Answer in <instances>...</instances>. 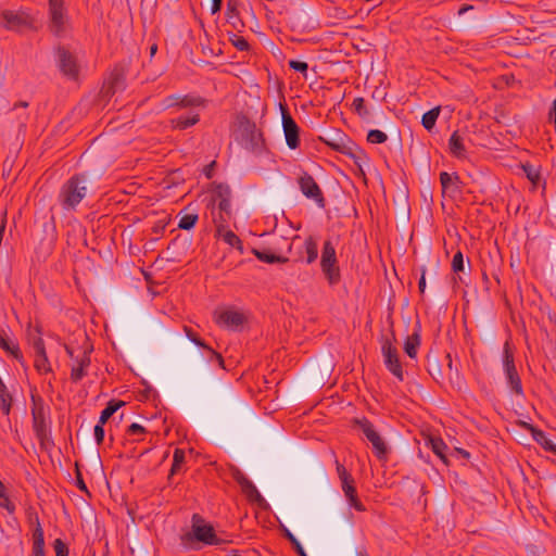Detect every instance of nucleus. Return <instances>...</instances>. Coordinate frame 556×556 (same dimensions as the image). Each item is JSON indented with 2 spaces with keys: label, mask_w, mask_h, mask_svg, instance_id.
Instances as JSON below:
<instances>
[{
  "label": "nucleus",
  "mask_w": 556,
  "mask_h": 556,
  "mask_svg": "<svg viewBox=\"0 0 556 556\" xmlns=\"http://www.w3.org/2000/svg\"><path fill=\"white\" fill-rule=\"evenodd\" d=\"M144 433L146 429L137 422L131 424L126 430V434L128 437H141Z\"/></svg>",
  "instance_id": "nucleus-48"
},
{
  "label": "nucleus",
  "mask_w": 556,
  "mask_h": 556,
  "mask_svg": "<svg viewBox=\"0 0 556 556\" xmlns=\"http://www.w3.org/2000/svg\"><path fill=\"white\" fill-rule=\"evenodd\" d=\"M31 344H33L34 356H35V361H34L35 368L40 374L50 372L52 369H51V365H50V362H49L47 353H46L45 342H43L42 338L40 336L33 338Z\"/></svg>",
  "instance_id": "nucleus-18"
},
{
  "label": "nucleus",
  "mask_w": 556,
  "mask_h": 556,
  "mask_svg": "<svg viewBox=\"0 0 556 556\" xmlns=\"http://www.w3.org/2000/svg\"><path fill=\"white\" fill-rule=\"evenodd\" d=\"M103 426L104 425H101L99 422L94 426L93 433H94V440H96L98 445H101L103 443V440H104V429H103Z\"/></svg>",
  "instance_id": "nucleus-51"
},
{
  "label": "nucleus",
  "mask_w": 556,
  "mask_h": 556,
  "mask_svg": "<svg viewBox=\"0 0 556 556\" xmlns=\"http://www.w3.org/2000/svg\"><path fill=\"white\" fill-rule=\"evenodd\" d=\"M76 485H77V488H78L80 491H84V492L88 493L87 485H86V483L84 482L83 477H81V473H80V471H79V470H77V472H76Z\"/></svg>",
  "instance_id": "nucleus-53"
},
{
  "label": "nucleus",
  "mask_w": 556,
  "mask_h": 556,
  "mask_svg": "<svg viewBox=\"0 0 556 556\" xmlns=\"http://www.w3.org/2000/svg\"><path fill=\"white\" fill-rule=\"evenodd\" d=\"M419 345H420L419 330H415L410 336L407 337V339L404 343V351L410 358H415L417 355Z\"/></svg>",
  "instance_id": "nucleus-30"
},
{
  "label": "nucleus",
  "mask_w": 556,
  "mask_h": 556,
  "mask_svg": "<svg viewBox=\"0 0 556 556\" xmlns=\"http://www.w3.org/2000/svg\"><path fill=\"white\" fill-rule=\"evenodd\" d=\"M320 268L330 286L337 285L341 279L336 248L331 240H326L321 250Z\"/></svg>",
  "instance_id": "nucleus-6"
},
{
  "label": "nucleus",
  "mask_w": 556,
  "mask_h": 556,
  "mask_svg": "<svg viewBox=\"0 0 556 556\" xmlns=\"http://www.w3.org/2000/svg\"><path fill=\"white\" fill-rule=\"evenodd\" d=\"M238 8V0H227L226 18L233 29L241 31V28L244 27V24L239 16Z\"/></svg>",
  "instance_id": "nucleus-25"
},
{
  "label": "nucleus",
  "mask_w": 556,
  "mask_h": 556,
  "mask_svg": "<svg viewBox=\"0 0 556 556\" xmlns=\"http://www.w3.org/2000/svg\"><path fill=\"white\" fill-rule=\"evenodd\" d=\"M472 9H473V7H472V5H470V4H465V5H463V7L458 10V15H463V14H465L466 12H468V11H470V10H472Z\"/></svg>",
  "instance_id": "nucleus-57"
},
{
  "label": "nucleus",
  "mask_w": 556,
  "mask_h": 556,
  "mask_svg": "<svg viewBox=\"0 0 556 556\" xmlns=\"http://www.w3.org/2000/svg\"><path fill=\"white\" fill-rule=\"evenodd\" d=\"M464 256H463V253L460 251H457L454 256H453V260H452V270L454 273H460V271H464Z\"/></svg>",
  "instance_id": "nucleus-45"
},
{
  "label": "nucleus",
  "mask_w": 556,
  "mask_h": 556,
  "mask_svg": "<svg viewBox=\"0 0 556 556\" xmlns=\"http://www.w3.org/2000/svg\"><path fill=\"white\" fill-rule=\"evenodd\" d=\"M156 50H157L156 45L151 46V48H150L151 55H153L156 52Z\"/></svg>",
  "instance_id": "nucleus-60"
},
{
  "label": "nucleus",
  "mask_w": 556,
  "mask_h": 556,
  "mask_svg": "<svg viewBox=\"0 0 556 556\" xmlns=\"http://www.w3.org/2000/svg\"><path fill=\"white\" fill-rule=\"evenodd\" d=\"M521 168L527 176V178L533 184L536 185L541 179V173L538 166L526 163L521 165Z\"/></svg>",
  "instance_id": "nucleus-39"
},
{
  "label": "nucleus",
  "mask_w": 556,
  "mask_h": 556,
  "mask_svg": "<svg viewBox=\"0 0 556 556\" xmlns=\"http://www.w3.org/2000/svg\"><path fill=\"white\" fill-rule=\"evenodd\" d=\"M320 140L332 150L351 157L358 167L368 161L365 151L343 134L337 132L331 138L320 137Z\"/></svg>",
  "instance_id": "nucleus-2"
},
{
  "label": "nucleus",
  "mask_w": 556,
  "mask_h": 556,
  "mask_svg": "<svg viewBox=\"0 0 556 556\" xmlns=\"http://www.w3.org/2000/svg\"><path fill=\"white\" fill-rule=\"evenodd\" d=\"M236 481L240 484L243 493L250 498V500H261L263 501L262 495L260 494L258 490L254 485V483L242 472L237 470L235 473Z\"/></svg>",
  "instance_id": "nucleus-23"
},
{
  "label": "nucleus",
  "mask_w": 556,
  "mask_h": 556,
  "mask_svg": "<svg viewBox=\"0 0 556 556\" xmlns=\"http://www.w3.org/2000/svg\"><path fill=\"white\" fill-rule=\"evenodd\" d=\"M65 351L73 361L71 366V380L74 383H77L88 374V368L91 364L90 353L92 352V346L83 348L76 351L72 346L65 345Z\"/></svg>",
  "instance_id": "nucleus-4"
},
{
  "label": "nucleus",
  "mask_w": 556,
  "mask_h": 556,
  "mask_svg": "<svg viewBox=\"0 0 556 556\" xmlns=\"http://www.w3.org/2000/svg\"><path fill=\"white\" fill-rule=\"evenodd\" d=\"M37 526L33 533V546L30 556H45V536L43 530L39 522L38 517H36Z\"/></svg>",
  "instance_id": "nucleus-26"
},
{
  "label": "nucleus",
  "mask_w": 556,
  "mask_h": 556,
  "mask_svg": "<svg viewBox=\"0 0 556 556\" xmlns=\"http://www.w3.org/2000/svg\"><path fill=\"white\" fill-rule=\"evenodd\" d=\"M184 330L186 332L187 338L191 342H193L195 345L201 346L203 349L207 348V345L204 343V341L190 327L185 326Z\"/></svg>",
  "instance_id": "nucleus-44"
},
{
  "label": "nucleus",
  "mask_w": 556,
  "mask_h": 556,
  "mask_svg": "<svg viewBox=\"0 0 556 556\" xmlns=\"http://www.w3.org/2000/svg\"><path fill=\"white\" fill-rule=\"evenodd\" d=\"M228 223H216V233L219 238H222L227 244L232 248H237L242 251V241L240 238L231 230L227 228Z\"/></svg>",
  "instance_id": "nucleus-22"
},
{
  "label": "nucleus",
  "mask_w": 556,
  "mask_h": 556,
  "mask_svg": "<svg viewBox=\"0 0 556 556\" xmlns=\"http://www.w3.org/2000/svg\"><path fill=\"white\" fill-rule=\"evenodd\" d=\"M395 340L394 332L391 331V338L382 339L381 352L384 358L386 367L400 380L403 381V368L399 358V352L393 341Z\"/></svg>",
  "instance_id": "nucleus-9"
},
{
  "label": "nucleus",
  "mask_w": 556,
  "mask_h": 556,
  "mask_svg": "<svg viewBox=\"0 0 556 556\" xmlns=\"http://www.w3.org/2000/svg\"><path fill=\"white\" fill-rule=\"evenodd\" d=\"M240 132V144L244 150L255 155H261L265 151L263 134L256 128L255 124L248 123L241 128Z\"/></svg>",
  "instance_id": "nucleus-7"
},
{
  "label": "nucleus",
  "mask_w": 556,
  "mask_h": 556,
  "mask_svg": "<svg viewBox=\"0 0 556 556\" xmlns=\"http://www.w3.org/2000/svg\"><path fill=\"white\" fill-rule=\"evenodd\" d=\"M503 366L504 371L506 376L507 384L509 386L510 390L517 395V396H525L523 388L521 383V379L519 374L517 372L515 362H514V355L509 350V343L506 342L504 345V356H503Z\"/></svg>",
  "instance_id": "nucleus-11"
},
{
  "label": "nucleus",
  "mask_w": 556,
  "mask_h": 556,
  "mask_svg": "<svg viewBox=\"0 0 556 556\" xmlns=\"http://www.w3.org/2000/svg\"><path fill=\"white\" fill-rule=\"evenodd\" d=\"M336 466H337V472H338V476H339V479L341 482L353 478L348 472L346 468L339 463L338 459H336Z\"/></svg>",
  "instance_id": "nucleus-50"
},
{
  "label": "nucleus",
  "mask_w": 556,
  "mask_h": 556,
  "mask_svg": "<svg viewBox=\"0 0 556 556\" xmlns=\"http://www.w3.org/2000/svg\"><path fill=\"white\" fill-rule=\"evenodd\" d=\"M288 64H289L290 68L303 74V76L306 77L307 70H308V64L306 62L298 61V60H290Z\"/></svg>",
  "instance_id": "nucleus-47"
},
{
  "label": "nucleus",
  "mask_w": 556,
  "mask_h": 556,
  "mask_svg": "<svg viewBox=\"0 0 556 556\" xmlns=\"http://www.w3.org/2000/svg\"><path fill=\"white\" fill-rule=\"evenodd\" d=\"M205 350H207L211 353V355H212L211 359H215L217 362L218 366L224 368V358H223V356L219 353L215 352L210 346H207Z\"/></svg>",
  "instance_id": "nucleus-52"
},
{
  "label": "nucleus",
  "mask_w": 556,
  "mask_h": 556,
  "mask_svg": "<svg viewBox=\"0 0 556 556\" xmlns=\"http://www.w3.org/2000/svg\"><path fill=\"white\" fill-rule=\"evenodd\" d=\"M354 422L362 430L366 439L371 443L374 453L377 456V458L387 459L389 448L387 446V443L376 431L374 425L367 418L355 419Z\"/></svg>",
  "instance_id": "nucleus-8"
},
{
  "label": "nucleus",
  "mask_w": 556,
  "mask_h": 556,
  "mask_svg": "<svg viewBox=\"0 0 556 556\" xmlns=\"http://www.w3.org/2000/svg\"><path fill=\"white\" fill-rule=\"evenodd\" d=\"M215 321L222 327L238 331L247 321V316L241 311L235 308H226L219 312H215Z\"/></svg>",
  "instance_id": "nucleus-13"
},
{
  "label": "nucleus",
  "mask_w": 556,
  "mask_h": 556,
  "mask_svg": "<svg viewBox=\"0 0 556 556\" xmlns=\"http://www.w3.org/2000/svg\"><path fill=\"white\" fill-rule=\"evenodd\" d=\"M125 405L123 401L111 400L106 407L101 412L99 424L105 425L106 421L117 412L118 408Z\"/></svg>",
  "instance_id": "nucleus-33"
},
{
  "label": "nucleus",
  "mask_w": 556,
  "mask_h": 556,
  "mask_svg": "<svg viewBox=\"0 0 556 556\" xmlns=\"http://www.w3.org/2000/svg\"><path fill=\"white\" fill-rule=\"evenodd\" d=\"M230 41L239 51H248L250 48L249 42L241 36L232 34Z\"/></svg>",
  "instance_id": "nucleus-46"
},
{
  "label": "nucleus",
  "mask_w": 556,
  "mask_h": 556,
  "mask_svg": "<svg viewBox=\"0 0 556 556\" xmlns=\"http://www.w3.org/2000/svg\"><path fill=\"white\" fill-rule=\"evenodd\" d=\"M55 55L56 64L62 75L70 80H77L80 73L77 56L64 47H59L55 51Z\"/></svg>",
  "instance_id": "nucleus-10"
},
{
  "label": "nucleus",
  "mask_w": 556,
  "mask_h": 556,
  "mask_svg": "<svg viewBox=\"0 0 556 556\" xmlns=\"http://www.w3.org/2000/svg\"><path fill=\"white\" fill-rule=\"evenodd\" d=\"M88 178L85 174H75L60 188L58 202L65 212L76 211L88 194Z\"/></svg>",
  "instance_id": "nucleus-1"
},
{
  "label": "nucleus",
  "mask_w": 556,
  "mask_h": 556,
  "mask_svg": "<svg viewBox=\"0 0 556 556\" xmlns=\"http://www.w3.org/2000/svg\"><path fill=\"white\" fill-rule=\"evenodd\" d=\"M203 103H204V100L201 97H192V96H184V97L170 96L165 99L166 108H170L174 105H179L181 108L200 106Z\"/></svg>",
  "instance_id": "nucleus-24"
},
{
  "label": "nucleus",
  "mask_w": 556,
  "mask_h": 556,
  "mask_svg": "<svg viewBox=\"0 0 556 556\" xmlns=\"http://www.w3.org/2000/svg\"><path fill=\"white\" fill-rule=\"evenodd\" d=\"M53 548L56 556H68V548L61 539L54 540Z\"/></svg>",
  "instance_id": "nucleus-49"
},
{
  "label": "nucleus",
  "mask_w": 556,
  "mask_h": 556,
  "mask_svg": "<svg viewBox=\"0 0 556 556\" xmlns=\"http://www.w3.org/2000/svg\"><path fill=\"white\" fill-rule=\"evenodd\" d=\"M125 80H126V74H125L124 67L121 65H116L112 70L108 81L101 89V97L103 99H110L117 91L124 90Z\"/></svg>",
  "instance_id": "nucleus-16"
},
{
  "label": "nucleus",
  "mask_w": 556,
  "mask_h": 556,
  "mask_svg": "<svg viewBox=\"0 0 556 556\" xmlns=\"http://www.w3.org/2000/svg\"><path fill=\"white\" fill-rule=\"evenodd\" d=\"M27 106H28V103H27V102H25V101H21V102L16 103V104L14 105V110H15V109H17V108L26 109Z\"/></svg>",
  "instance_id": "nucleus-59"
},
{
  "label": "nucleus",
  "mask_w": 556,
  "mask_h": 556,
  "mask_svg": "<svg viewBox=\"0 0 556 556\" xmlns=\"http://www.w3.org/2000/svg\"><path fill=\"white\" fill-rule=\"evenodd\" d=\"M429 374H430L434 379H437L435 374H433V370H432V369H429Z\"/></svg>",
  "instance_id": "nucleus-64"
},
{
  "label": "nucleus",
  "mask_w": 556,
  "mask_h": 556,
  "mask_svg": "<svg viewBox=\"0 0 556 556\" xmlns=\"http://www.w3.org/2000/svg\"><path fill=\"white\" fill-rule=\"evenodd\" d=\"M440 182L443 194L454 199L462 193L463 182L460 181L457 173L450 174L447 172H442L440 174Z\"/></svg>",
  "instance_id": "nucleus-19"
},
{
  "label": "nucleus",
  "mask_w": 556,
  "mask_h": 556,
  "mask_svg": "<svg viewBox=\"0 0 556 556\" xmlns=\"http://www.w3.org/2000/svg\"><path fill=\"white\" fill-rule=\"evenodd\" d=\"M352 106L361 117H366L369 115V112L365 106V100L362 97L355 98L352 103Z\"/></svg>",
  "instance_id": "nucleus-43"
},
{
  "label": "nucleus",
  "mask_w": 556,
  "mask_h": 556,
  "mask_svg": "<svg viewBox=\"0 0 556 556\" xmlns=\"http://www.w3.org/2000/svg\"><path fill=\"white\" fill-rule=\"evenodd\" d=\"M281 117L286 143L289 149L295 150L300 147V127L286 108H281Z\"/></svg>",
  "instance_id": "nucleus-15"
},
{
  "label": "nucleus",
  "mask_w": 556,
  "mask_h": 556,
  "mask_svg": "<svg viewBox=\"0 0 556 556\" xmlns=\"http://www.w3.org/2000/svg\"><path fill=\"white\" fill-rule=\"evenodd\" d=\"M429 445L432 450V452L440 457V459L444 463V464H447V458H446V455H445V451L447 450V445L445 444V442L441 439V438H438V437H431L429 439Z\"/></svg>",
  "instance_id": "nucleus-32"
},
{
  "label": "nucleus",
  "mask_w": 556,
  "mask_h": 556,
  "mask_svg": "<svg viewBox=\"0 0 556 556\" xmlns=\"http://www.w3.org/2000/svg\"><path fill=\"white\" fill-rule=\"evenodd\" d=\"M199 121V114H186L172 119V126L182 130L195 125Z\"/></svg>",
  "instance_id": "nucleus-29"
},
{
  "label": "nucleus",
  "mask_w": 556,
  "mask_h": 556,
  "mask_svg": "<svg viewBox=\"0 0 556 556\" xmlns=\"http://www.w3.org/2000/svg\"><path fill=\"white\" fill-rule=\"evenodd\" d=\"M223 4V0H212L211 13L216 14L220 11Z\"/></svg>",
  "instance_id": "nucleus-55"
},
{
  "label": "nucleus",
  "mask_w": 556,
  "mask_h": 556,
  "mask_svg": "<svg viewBox=\"0 0 556 556\" xmlns=\"http://www.w3.org/2000/svg\"><path fill=\"white\" fill-rule=\"evenodd\" d=\"M450 152L457 159H466V148L464 139L459 136L458 131H454L448 140Z\"/></svg>",
  "instance_id": "nucleus-27"
},
{
  "label": "nucleus",
  "mask_w": 556,
  "mask_h": 556,
  "mask_svg": "<svg viewBox=\"0 0 556 556\" xmlns=\"http://www.w3.org/2000/svg\"><path fill=\"white\" fill-rule=\"evenodd\" d=\"M198 214H185L180 217L178 228L182 230H190L198 222Z\"/></svg>",
  "instance_id": "nucleus-41"
},
{
  "label": "nucleus",
  "mask_w": 556,
  "mask_h": 556,
  "mask_svg": "<svg viewBox=\"0 0 556 556\" xmlns=\"http://www.w3.org/2000/svg\"><path fill=\"white\" fill-rule=\"evenodd\" d=\"M223 199H231V189L226 184H216L212 192V201L215 204Z\"/></svg>",
  "instance_id": "nucleus-38"
},
{
  "label": "nucleus",
  "mask_w": 556,
  "mask_h": 556,
  "mask_svg": "<svg viewBox=\"0 0 556 556\" xmlns=\"http://www.w3.org/2000/svg\"><path fill=\"white\" fill-rule=\"evenodd\" d=\"M342 490L346 496L351 507L357 511H365L366 508L363 503L358 500L356 489L354 486V478L341 482Z\"/></svg>",
  "instance_id": "nucleus-21"
},
{
  "label": "nucleus",
  "mask_w": 556,
  "mask_h": 556,
  "mask_svg": "<svg viewBox=\"0 0 556 556\" xmlns=\"http://www.w3.org/2000/svg\"><path fill=\"white\" fill-rule=\"evenodd\" d=\"M387 139V134L379 129H370L367 134V141L372 144L383 143Z\"/></svg>",
  "instance_id": "nucleus-42"
},
{
  "label": "nucleus",
  "mask_w": 556,
  "mask_h": 556,
  "mask_svg": "<svg viewBox=\"0 0 556 556\" xmlns=\"http://www.w3.org/2000/svg\"><path fill=\"white\" fill-rule=\"evenodd\" d=\"M418 288H419V291L420 293H425V290H426V269H422V274H421V277L419 279V282H418Z\"/></svg>",
  "instance_id": "nucleus-56"
},
{
  "label": "nucleus",
  "mask_w": 556,
  "mask_h": 556,
  "mask_svg": "<svg viewBox=\"0 0 556 556\" xmlns=\"http://www.w3.org/2000/svg\"><path fill=\"white\" fill-rule=\"evenodd\" d=\"M185 451L181 450V448H176L174 451V455H173V464H172V468H170V471H169V475H168V482L170 483L173 477L180 471L182 465L185 464Z\"/></svg>",
  "instance_id": "nucleus-34"
},
{
  "label": "nucleus",
  "mask_w": 556,
  "mask_h": 556,
  "mask_svg": "<svg viewBox=\"0 0 556 556\" xmlns=\"http://www.w3.org/2000/svg\"><path fill=\"white\" fill-rule=\"evenodd\" d=\"M231 199H223L216 201L218 214L214 216V223H228L231 218Z\"/></svg>",
  "instance_id": "nucleus-28"
},
{
  "label": "nucleus",
  "mask_w": 556,
  "mask_h": 556,
  "mask_svg": "<svg viewBox=\"0 0 556 556\" xmlns=\"http://www.w3.org/2000/svg\"><path fill=\"white\" fill-rule=\"evenodd\" d=\"M1 506L5 508L9 513H13L15 510V505L9 500V496L2 498Z\"/></svg>",
  "instance_id": "nucleus-54"
},
{
  "label": "nucleus",
  "mask_w": 556,
  "mask_h": 556,
  "mask_svg": "<svg viewBox=\"0 0 556 556\" xmlns=\"http://www.w3.org/2000/svg\"><path fill=\"white\" fill-rule=\"evenodd\" d=\"M0 25L9 30H20L30 25V20L24 12H13L5 10L0 15Z\"/></svg>",
  "instance_id": "nucleus-17"
},
{
  "label": "nucleus",
  "mask_w": 556,
  "mask_h": 556,
  "mask_svg": "<svg viewBox=\"0 0 556 556\" xmlns=\"http://www.w3.org/2000/svg\"><path fill=\"white\" fill-rule=\"evenodd\" d=\"M253 254L262 262L274 264V263H287L289 261L288 257L279 256L276 254H273L268 251H260V250H253Z\"/></svg>",
  "instance_id": "nucleus-36"
},
{
  "label": "nucleus",
  "mask_w": 556,
  "mask_h": 556,
  "mask_svg": "<svg viewBox=\"0 0 556 556\" xmlns=\"http://www.w3.org/2000/svg\"><path fill=\"white\" fill-rule=\"evenodd\" d=\"M164 228H165V225L156 224V225L153 227V229H152V230H153V232H154L155 235H160V233H162V231L164 230Z\"/></svg>",
  "instance_id": "nucleus-58"
},
{
  "label": "nucleus",
  "mask_w": 556,
  "mask_h": 556,
  "mask_svg": "<svg viewBox=\"0 0 556 556\" xmlns=\"http://www.w3.org/2000/svg\"><path fill=\"white\" fill-rule=\"evenodd\" d=\"M50 29L55 36L65 30L66 15L63 0H49Z\"/></svg>",
  "instance_id": "nucleus-14"
},
{
  "label": "nucleus",
  "mask_w": 556,
  "mask_h": 556,
  "mask_svg": "<svg viewBox=\"0 0 556 556\" xmlns=\"http://www.w3.org/2000/svg\"><path fill=\"white\" fill-rule=\"evenodd\" d=\"M31 417L33 429L40 444L43 445L49 438V429L47 425L48 408L41 396L31 394Z\"/></svg>",
  "instance_id": "nucleus-5"
},
{
  "label": "nucleus",
  "mask_w": 556,
  "mask_h": 556,
  "mask_svg": "<svg viewBox=\"0 0 556 556\" xmlns=\"http://www.w3.org/2000/svg\"><path fill=\"white\" fill-rule=\"evenodd\" d=\"M304 245H305V252H306V263L312 264L318 257L317 242L312 236H309L305 239Z\"/></svg>",
  "instance_id": "nucleus-35"
},
{
  "label": "nucleus",
  "mask_w": 556,
  "mask_h": 556,
  "mask_svg": "<svg viewBox=\"0 0 556 556\" xmlns=\"http://www.w3.org/2000/svg\"><path fill=\"white\" fill-rule=\"evenodd\" d=\"M298 184L307 199L314 200L319 207L325 206L323 191L311 174L303 172L298 178Z\"/></svg>",
  "instance_id": "nucleus-12"
},
{
  "label": "nucleus",
  "mask_w": 556,
  "mask_h": 556,
  "mask_svg": "<svg viewBox=\"0 0 556 556\" xmlns=\"http://www.w3.org/2000/svg\"><path fill=\"white\" fill-rule=\"evenodd\" d=\"M446 357L448 358V367H450V369H452V359H451V356H450V355H447Z\"/></svg>",
  "instance_id": "nucleus-62"
},
{
  "label": "nucleus",
  "mask_w": 556,
  "mask_h": 556,
  "mask_svg": "<svg viewBox=\"0 0 556 556\" xmlns=\"http://www.w3.org/2000/svg\"><path fill=\"white\" fill-rule=\"evenodd\" d=\"M191 521L192 530L181 536L184 542H191L195 540L207 545H219L222 543V541L217 539L214 528L210 523L205 522L202 516L193 514Z\"/></svg>",
  "instance_id": "nucleus-3"
},
{
  "label": "nucleus",
  "mask_w": 556,
  "mask_h": 556,
  "mask_svg": "<svg viewBox=\"0 0 556 556\" xmlns=\"http://www.w3.org/2000/svg\"><path fill=\"white\" fill-rule=\"evenodd\" d=\"M0 348L9 352L16 359L22 357V353L20 351L18 345L7 337L4 330H0Z\"/></svg>",
  "instance_id": "nucleus-31"
},
{
  "label": "nucleus",
  "mask_w": 556,
  "mask_h": 556,
  "mask_svg": "<svg viewBox=\"0 0 556 556\" xmlns=\"http://www.w3.org/2000/svg\"><path fill=\"white\" fill-rule=\"evenodd\" d=\"M439 114H440V106H435V108L427 111L422 115L421 124L425 127V129L430 131L434 127L435 122L439 117Z\"/></svg>",
  "instance_id": "nucleus-37"
},
{
  "label": "nucleus",
  "mask_w": 556,
  "mask_h": 556,
  "mask_svg": "<svg viewBox=\"0 0 556 556\" xmlns=\"http://www.w3.org/2000/svg\"><path fill=\"white\" fill-rule=\"evenodd\" d=\"M356 556H367L365 552H357Z\"/></svg>",
  "instance_id": "nucleus-63"
},
{
  "label": "nucleus",
  "mask_w": 556,
  "mask_h": 556,
  "mask_svg": "<svg viewBox=\"0 0 556 556\" xmlns=\"http://www.w3.org/2000/svg\"><path fill=\"white\" fill-rule=\"evenodd\" d=\"M459 452L465 456V457H469V453L464 451V450H459Z\"/></svg>",
  "instance_id": "nucleus-61"
},
{
  "label": "nucleus",
  "mask_w": 556,
  "mask_h": 556,
  "mask_svg": "<svg viewBox=\"0 0 556 556\" xmlns=\"http://www.w3.org/2000/svg\"><path fill=\"white\" fill-rule=\"evenodd\" d=\"M522 426L531 433L533 440L538 444H540L545 451L556 455V444L553 443L543 430H540L528 422H523Z\"/></svg>",
  "instance_id": "nucleus-20"
},
{
  "label": "nucleus",
  "mask_w": 556,
  "mask_h": 556,
  "mask_svg": "<svg viewBox=\"0 0 556 556\" xmlns=\"http://www.w3.org/2000/svg\"><path fill=\"white\" fill-rule=\"evenodd\" d=\"M283 536L291 543L293 549L299 556H307L300 541L287 528L283 529Z\"/></svg>",
  "instance_id": "nucleus-40"
}]
</instances>
